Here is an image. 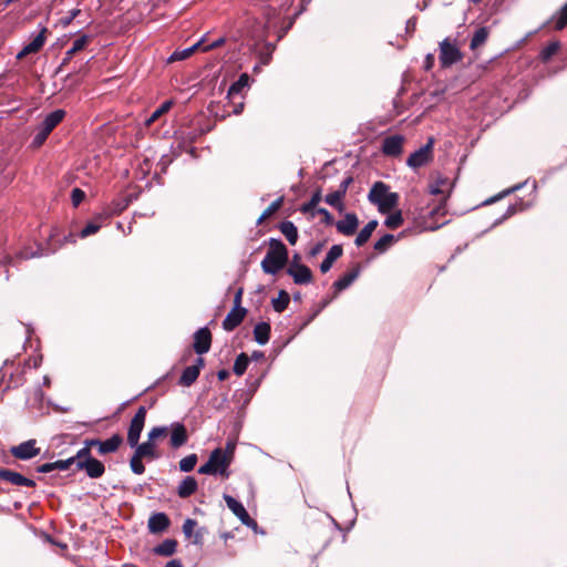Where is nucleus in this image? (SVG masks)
<instances>
[{
	"mask_svg": "<svg viewBox=\"0 0 567 567\" xmlns=\"http://www.w3.org/2000/svg\"><path fill=\"white\" fill-rule=\"evenodd\" d=\"M188 441V434L183 423L175 422L171 425V446L178 449L185 445Z\"/></svg>",
	"mask_w": 567,
	"mask_h": 567,
	"instance_id": "a211bd4d",
	"label": "nucleus"
},
{
	"mask_svg": "<svg viewBox=\"0 0 567 567\" xmlns=\"http://www.w3.org/2000/svg\"><path fill=\"white\" fill-rule=\"evenodd\" d=\"M0 480L16 486L34 487L35 482L9 468H0Z\"/></svg>",
	"mask_w": 567,
	"mask_h": 567,
	"instance_id": "4468645a",
	"label": "nucleus"
},
{
	"mask_svg": "<svg viewBox=\"0 0 567 567\" xmlns=\"http://www.w3.org/2000/svg\"><path fill=\"white\" fill-rule=\"evenodd\" d=\"M37 471L39 473H50L52 471H56L55 470V463L54 462H51V463H44L40 466L37 467Z\"/></svg>",
	"mask_w": 567,
	"mask_h": 567,
	"instance_id": "bf43d9fd",
	"label": "nucleus"
},
{
	"mask_svg": "<svg viewBox=\"0 0 567 567\" xmlns=\"http://www.w3.org/2000/svg\"><path fill=\"white\" fill-rule=\"evenodd\" d=\"M164 567H183V564L179 559H172Z\"/></svg>",
	"mask_w": 567,
	"mask_h": 567,
	"instance_id": "774afa93",
	"label": "nucleus"
},
{
	"mask_svg": "<svg viewBox=\"0 0 567 567\" xmlns=\"http://www.w3.org/2000/svg\"><path fill=\"white\" fill-rule=\"evenodd\" d=\"M123 443V437L120 434H113L110 439L105 441L99 440L97 442V453L100 455H106L110 453H114L118 450L121 444Z\"/></svg>",
	"mask_w": 567,
	"mask_h": 567,
	"instance_id": "412c9836",
	"label": "nucleus"
},
{
	"mask_svg": "<svg viewBox=\"0 0 567 567\" xmlns=\"http://www.w3.org/2000/svg\"><path fill=\"white\" fill-rule=\"evenodd\" d=\"M227 507L239 518L246 526L256 525V522L249 516L244 505L230 495H224Z\"/></svg>",
	"mask_w": 567,
	"mask_h": 567,
	"instance_id": "9b49d317",
	"label": "nucleus"
},
{
	"mask_svg": "<svg viewBox=\"0 0 567 567\" xmlns=\"http://www.w3.org/2000/svg\"><path fill=\"white\" fill-rule=\"evenodd\" d=\"M522 187H523V184H518V185H516V186H514V187H512V188H509V189L504 190V192H503V193H501L499 195H497V196H495V197L491 198V199H489V200H487L486 203H494L495 200H497V199H499V198H503L504 196H506V195H508V194H511V193H513V192H515V190H518V189H520Z\"/></svg>",
	"mask_w": 567,
	"mask_h": 567,
	"instance_id": "4d7b16f0",
	"label": "nucleus"
},
{
	"mask_svg": "<svg viewBox=\"0 0 567 567\" xmlns=\"http://www.w3.org/2000/svg\"><path fill=\"white\" fill-rule=\"evenodd\" d=\"M249 75L247 73H243L239 75L238 80L234 82L227 92V97L233 99L237 94H240L244 89L249 85Z\"/></svg>",
	"mask_w": 567,
	"mask_h": 567,
	"instance_id": "a878e982",
	"label": "nucleus"
},
{
	"mask_svg": "<svg viewBox=\"0 0 567 567\" xmlns=\"http://www.w3.org/2000/svg\"><path fill=\"white\" fill-rule=\"evenodd\" d=\"M235 449H236V443L233 441H228L226 443L225 449H223V452L225 453V457L228 458L230 463L234 460Z\"/></svg>",
	"mask_w": 567,
	"mask_h": 567,
	"instance_id": "864d4df0",
	"label": "nucleus"
},
{
	"mask_svg": "<svg viewBox=\"0 0 567 567\" xmlns=\"http://www.w3.org/2000/svg\"><path fill=\"white\" fill-rule=\"evenodd\" d=\"M197 461L198 457L196 454H189L179 461V470L185 473L190 472L196 466Z\"/></svg>",
	"mask_w": 567,
	"mask_h": 567,
	"instance_id": "4c0bfd02",
	"label": "nucleus"
},
{
	"mask_svg": "<svg viewBox=\"0 0 567 567\" xmlns=\"http://www.w3.org/2000/svg\"><path fill=\"white\" fill-rule=\"evenodd\" d=\"M270 324L268 322H259L254 328V339L257 343L264 346L270 338Z\"/></svg>",
	"mask_w": 567,
	"mask_h": 567,
	"instance_id": "393cba45",
	"label": "nucleus"
},
{
	"mask_svg": "<svg viewBox=\"0 0 567 567\" xmlns=\"http://www.w3.org/2000/svg\"><path fill=\"white\" fill-rule=\"evenodd\" d=\"M359 226V219L355 214L348 213L344 218L337 221L336 227L337 230L346 236H351L355 233Z\"/></svg>",
	"mask_w": 567,
	"mask_h": 567,
	"instance_id": "6ab92c4d",
	"label": "nucleus"
},
{
	"mask_svg": "<svg viewBox=\"0 0 567 567\" xmlns=\"http://www.w3.org/2000/svg\"><path fill=\"white\" fill-rule=\"evenodd\" d=\"M360 275V266H355L352 270L342 275L337 281L333 284V288L337 291H342L347 289Z\"/></svg>",
	"mask_w": 567,
	"mask_h": 567,
	"instance_id": "5701e85b",
	"label": "nucleus"
},
{
	"mask_svg": "<svg viewBox=\"0 0 567 567\" xmlns=\"http://www.w3.org/2000/svg\"><path fill=\"white\" fill-rule=\"evenodd\" d=\"M146 419V408L140 406L134 414L133 419L131 420V424L127 432V442L128 444L134 447L137 445L141 433L144 429Z\"/></svg>",
	"mask_w": 567,
	"mask_h": 567,
	"instance_id": "0eeeda50",
	"label": "nucleus"
},
{
	"mask_svg": "<svg viewBox=\"0 0 567 567\" xmlns=\"http://www.w3.org/2000/svg\"><path fill=\"white\" fill-rule=\"evenodd\" d=\"M241 297H243V289H238L234 297V307H241Z\"/></svg>",
	"mask_w": 567,
	"mask_h": 567,
	"instance_id": "338daca9",
	"label": "nucleus"
},
{
	"mask_svg": "<svg viewBox=\"0 0 567 567\" xmlns=\"http://www.w3.org/2000/svg\"><path fill=\"white\" fill-rule=\"evenodd\" d=\"M230 464L229 460L225 457L223 449L218 447L210 453L208 461L198 468V473L205 475H220L228 478L230 475L228 471Z\"/></svg>",
	"mask_w": 567,
	"mask_h": 567,
	"instance_id": "39448f33",
	"label": "nucleus"
},
{
	"mask_svg": "<svg viewBox=\"0 0 567 567\" xmlns=\"http://www.w3.org/2000/svg\"><path fill=\"white\" fill-rule=\"evenodd\" d=\"M368 199L377 205L382 214L389 213L399 204V194L390 192V187L383 182H375L369 194Z\"/></svg>",
	"mask_w": 567,
	"mask_h": 567,
	"instance_id": "7ed1b4c3",
	"label": "nucleus"
},
{
	"mask_svg": "<svg viewBox=\"0 0 567 567\" xmlns=\"http://www.w3.org/2000/svg\"><path fill=\"white\" fill-rule=\"evenodd\" d=\"M317 213L323 216L327 224L332 223V215L326 208H318Z\"/></svg>",
	"mask_w": 567,
	"mask_h": 567,
	"instance_id": "e2e57ef3",
	"label": "nucleus"
},
{
	"mask_svg": "<svg viewBox=\"0 0 567 567\" xmlns=\"http://www.w3.org/2000/svg\"><path fill=\"white\" fill-rule=\"evenodd\" d=\"M210 346H212V333H210L209 329L206 327L198 329L194 333V343H193L194 351L198 355H203L209 351Z\"/></svg>",
	"mask_w": 567,
	"mask_h": 567,
	"instance_id": "9d476101",
	"label": "nucleus"
},
{
	"mask_svg": "<svg viewBox=\"0 0 567 567\" xmlns=\"http://www.w3.org/2000/svg\"><path fill=\"white\" fill-rule=\"evenodd\" d=\"M454 183L450 177L443 176L440 172L431 174V183L427 185V195L436 197L437 204L430 209L427 204V231L436 230L446 225L450 220L446 218V200L450 197Z\"/></svg>",
	"mask_w": 567,
	"mask_h": 567,
	"instance_id": "f257e3e1",
	"label": "nucleus"
},
{
	"mask_svg": "<svg viewBox=\"0 0 567 567\" xmlns=\"http://www.w3.org/2000/svg\"><path fill=\"white\" fill-rule=\"evenodd\" d=\"M402 223H403L402 214H401V212H396L386 217L384 225L389 228L395 229L399 226H401Z\"/></svg>",
	"mask_w": 567,
	"mask_h": 567,
	"instance_id": "c03bdc74",
	"label": "nucleus"
},
{
	"mask_svg": "<svg viewBox=\"0 0 567 567\" xmlns=\"http://www.w3.org/2000/svg\"><path fill=\"white\" fill-rule=\"evenodd\" d=\"M72 458H74V463H81V462H84L86 460H91L93 458L92 454H91V451H89V449L86 447H82L80 449L76 454L74 456H72Z\"/></svg>",
	"mask_w": 567,
	"mask_h": 567,
	"instance_id": "de8ad7c7",
	"label": "nucleus"
},
{
	"mask_svg": "<svg viewBox=\"0 0 567 567\" xmlns=\"http://www.w3.org/2000/svg\"><path fill=\"white\" fill-rule=\"evenodd\" d=\"M54 463H55V470H58V471H66L70 468L71 465L75 464L74 458H72V456L66 460L55 461Z\"/></svg>",
	"mask_w": 567,
	"mask_h": 567,
	"instance_id": "5fc2aeb1",
	"label": "nucleus"
},
{
	"mask_svg": "<svg viewBox=\"0 0 567 567\" xmlns=\"http://www.w3.org/2000/svg\"><path fill=\"white\" fill-rule=\"evenodd\" d=\"M282 197L274 200L267 209L262 213V217H270L272 214H275L282 205Z\"/></svg>",
	"mask_w": 567,
	"mask_h": 567,
	"instance_id": "09e8293b",
	"label": "nucleus"
},
{
	"mask_svg": "<svg viewBox=\"0 0 567 567\" xmlns=\"http://www.w3.org/2000/svg\"><path fill=\"white\" fill-rule=\"evenodd\" d=\"M406 164L413 169L425 165V145L421 146L417 151L411 154L406 161Z\"/></svg>",
	"mask_w": 567,
	"mask_h": 567,
	"instance_id": "473e14b6",
	"label": "nucleus"
},
{
	"mask_svg": "<svg viewBox=\"0 0 567 567\" xmlns=\"http://www.w3.org/2000/svg\"><path fill=\"white\" fill-rule=\"evenodd\" d=\"M202 45V41L196 42L195 44L190 45L189 48H186L184 50H176L172 53V55L168 58L169 62L175 61H182L187 58H189L197 48Z\"/></svg>",
	"mask_w": 567,
	"mask_h": 567,
	"instance_id": "72a5a7b5",
	"label": "nucleus"
},
{
	"mask_svg": "<svg viewBox=\"0 0 567 567\" xmlns=\"http://www.w3.org/2000/svg\"><path fill=\"white\" fill-rule=\"evenodd\" d=\"M130 466L134 474L141 475L145 472V466L142 462V458L137 456L135 453L130 461Z\"/></svg>",
	"mask_w": 567,
	"mask_h": 567,
	"instance_id": "a18cd8bd",
	"label": "nucleus"
},
{
	"mask_svg": "<svg viewBox=\"0 0 567 567\" xmlns=\"http://www.w3.org/2000/svg\"><path fill=\"white\" fill-rule=\"evenodd\" d=\"M343 197H344V196H343L340 192L334 190V192H332V193H329V194L326 196L324 202H326L328 205H330V206H332V207H334V208H339V209H341V208H342V198H343Z\"/></svg>",
	"mask_w": 567,
	"mask_h": 567,
	"instance_id": "ea45409f",
	"label": "nucleus"
},
{
	"mask_svg": "<svg viewBox=\"0 0 567 567\" xmlns=\"http://www.w3.org/2000/svg\"><path fill=\"white\" fill-rule=\"evenodd\" d=\"M247 310L245 308L233 307L223 321V329L226 331H233L243 322Z\"/></svg>",
	"mask_w": 567,
	"mask_h": 567,
	"instance_id": "dca6fc26",
	"label": "nucleus"
},
{
	"mask_svg": "<svg viewBox=\"0 0 567 567\" xmlns=\"http://www.w3.org/2000/svg\"><path fill=\"white\" fill-rule=\"evenodd\" d=\"M56 249H58V247H53V248L47 249V250L41 249L40 251L32 252V254L22 252V255H23V258L29 259V258H33V257L44 256L50 252H54Z\"/></svg>",
	"mask_w": 567,
	"mask_h": 567,
	"instance_id": "6e6d98bb",
	"label": "nucleus"
},
{
	"mask_svg": "<svg viewBox=\"0 0 567 567\" xmlns=\"http://www.w3.org/2000/svg\"><path fill=\"white\" fill-rule=\"evenodd\" d=\"M204 364V359L202 357H198L193 365H189L184 369L179 378V384L184 386H190L197 380Z\"/></svg>",
	"mask_w": 567,
	"mask_h": 567,
	"instance_id": "2eb2a0df",
	"label": "nucleus"
},
{
	"mask_svg": "<svg viewBox=\"0 0 567 567\" xmlns=\"http://www.w3.org/2000/svg\"><path fill=\"white\" fill-rule=\"evenodd\" d=\"M134 453L141 458L147 457L154 460L158 457V455L155 452L154 443L148 440L146 442H143L142 444L137 443Z\"/></svg>",
	"mask_w": 567,
	"mask_h": 567,
	"instance_id": "c756f323",
	"label": "nucleus"
},
{
	"mask_svg": "<svg viewBox=\"0 0 567 567\" xmlns=\"http://www.w3.org/2000/svg\"><path fill=\"white\" fill-rule=\"evenodd\" d=\"M35 440H28L19 445L12 446L10 453L18 460H30L40 453V449L35 447Z\"/></svg>",
	"mask_w": 567,
	"mask_h": 567,
	"instance_id": "1a4fd4ad",
	"label": "nucleus"
},
{
	"mask_svg": "<svg viewBox=\"0 0 567 567\" xmlns=\"http://www.w3.org/2000/svg\"><path fill=\"white\" fill-rule=\"evenodd\" d=\"M48 29L45 27H42L40 32L32 39L30 43H28L18 54L17 59L21 60L24 56L37 53L41 50V48L44 45L45 39H47Z\"/></svg>",
	"mask_w": 567,
	"mask_h": 567,
	"instance_id": "ddd939ff",
	"label": "nucleus"
},
{
	"mask_svg": "<svg viewBox=\"0 0 567 567\" xmlns=\"http://www.w3.org/2000/svg\"><path fill=\"white\" fill-rule=\"evenodd\" d=\"M97 442H99L97 439H86L83 442V446L89 449V451H91L92 447H97Z\"/></svg>",
	"mask_w": 567,
	"mask_h": 567,
	"instance_id": "0e129e2a",
	"label": "nucleus"
},
{
	"mask_svg": "<svg viewBox=\"0 0 567 567\" xmlns=\"http://www.w3.org/2000/svg\"><path fill=\"white\" fill-rule=\"evenodd\" d=\"M321 200V192L320 190H317L310 198V200L308 203H305L300 210L302 213H310L312 212V209H315L317 207V205L320 203Z\"/></svg>",
	"mask_w": 567,
	"mask_h": 567,
	"instance_id": "79ce46f5",
	"label": "nucleus"
},
{
	"mask_svg": "<svg viewBox=\"0 0 567 567\" xmlns=\"http://www.w3.org/2000/svg\"><path fill=\"white\" fill-rule=\"evenodd\" d=\"M378 226V220H370L358 234L355 238V245L358 247L363 246L371 237L372 233Z\"/></svg>",
	"mask_w": 567,
	"mask_h": 567,
	"instance_id": "c85d7f7f",
	"label": "nucleus"
},
{
	"mask_svg": "<svg viewBox=\"0 0 567 567\" xmlns=\"http://www.w3.org/2000/svg\"><path fill=\"white\" fill-rule=\"evenodd\" d=\"M287 274L292 277L296 285H308L312 281L310 268L297 261H290Z\"/></svg>",
	"mask_w": 567,
	"mask_h": 567,
	"instance_id": "6e6552de",
	"label": "nucleus"
},
{
	"mask_svg": "<svg viewBox=\"0 0 567 567\" xmlns=\"http://www.w3.org/2000/svg\"><path fill=\"white\" fill-rule=\"evenodd\" d=\"M249 358L246 353H240L237 355L235 363H234V373L237 375H243L248 367Z\"/></svg>",
	"mask_w": 567,
	"mask_h": 567,
	"instance_id": "c9c22d12",
	"label": "nucleus"
},
{
	"mask_svg": "<svg viewBox=\"0 0 567 567\" xmlns=\"http://www.w3.org/2000/svg\"><path fill=\"white\" fill-rule=\"evenodd\" d=\"M323 246L324 244L323 243H317L310 250H309V256L310 257H315L317 256L318 254H320L323 249Z\"/></svg>",
	"mask_w": 567,
	"mask_h": 567,
	"instance_id": "680f3d73",
	"label": "nucleus"
},
{
	"mask_svg": "<svg viewBox=\"0 0 567 567\" xmlns=\"http://www.w3.org/2000/svg\"><path fill=\"white\" fill-rule=\"evenodd\" d=\"M280 231L287 238L289 244L295 245L298 240V229L290 220L282 221L279 226Z\"/></svg>",
	"mask_w": 567,
	"mask_h": 567,
	"instance_id": "7c9ffc66",
	"label": "nucleus"
},
{
	"mask_svg": "<svg viewBox=\"0 0 567 567\" xmlns=\"http://www.w3.org/2000/svg\"><path fill=\"white\" fill-rule=\"evenodd\" d=\"M177 542L175 539H165L154 547V554L158 556L168 557L176 551Z\"/></svg>",
	"mask_w": 567,
	"mask_h": 567,
	"instance_id": "cd10ccee",
	"label": "nucleus"
},
{
	"mask_svg": "<svg viewBox=\"0 0 567 567\" xmlns=\"http://www.w3.org/2000/svg\"><path fill=\"white\" fill-rule=\"evenodd\" d=\"M76 470L84 471L90 478H100L105 473L104 464L95 457L76 463Z\"/></svg>",
	"mask_w": 567,
	"mask_h": 567,
	"instance_id": "f8f14e48",
	"label": "nucleus"
},
{
	"mask_svg": "<svg viewBox=\"0 0 567 567\" xmlns=\"http://www.w3.org/2000/svg\"><path fill=\"white\" fill-rule=\"evenodd\" d=\"M171 522L165 513H155L148 518L147 527L150 533L159 534L166 530Z\"/></svg>",
	"mask_w": 567,
	"mask_h": 567,
	"instance_id": "aec40b11",
	"label": "nucleus"
},
{
	"mask_svg": "<svg viewBox=\"0 0 567 567\" xmlns=\"http://www.w3.org/2000/svg\"><path fill=\"white\" fill-rule=\"evenodd\" d=\"M289 301H290L289 293L285 290H280L278 298L272 299V307H274L275 311L282 312L284 310L287 309Z\"/></svg>",
	"mask_w": 567,
	"mask_h": 567,
	"instance_id": "f704fd0d",
	"label": "nucleus"
},
{
	"mask_svg": "<svg viewBox=\"0 0 567 567\" xmlns=\"http://www.w3.org/2000/svg\"><path fill=\"white\" fill-rule=\"evenodd\" d=\"M197 525V522L192 518H187L183 524V533L186 537H190L193 534V530L195 526Z\"/></svg>",
	"mask_w": 567,
	"mask_h": 567,
	"instance_id": "603ef678",
	"label": "nucleus"
},
{
	"mask_svg": "<svg viewBox=\"0 0 567 567\" xmlns=\"http://www.w3.org/2000/svg\"><path fill=\"white\" fill-rule=\"evenodd\" d=\"M555 19V30H563L567 25V3L557 12Z\"/></svg>",
	"mask_w": 567,
	"mask_h": 567,
	"instance_id": "a19ab883",
	"label": "nucleus"
},
{
	"mask_svg": "<svg viewBox=\"0 0 567 567\" xmlns=\"http://www.w3.org/2000/svg\"><path fill=\"white\" fill-rule=\"evenodd\" d=\"M488 34H489V30L486 27H481V28L476 29V31L474 32V34L471 39L470 48L472 50H476L477 48L483 45L486 42Z\"/></svg>",
	"mask_w": 567,
	"mask_h": 567,
	"instance_id": "2f4dec72",
	"label": "nucleus"
},
{
	"mask_svg": "<svg viewBox=\"0 0 567 567\" xmlns=\"http://www.w3.org/2000/svg\"><path fill=\"white\" fill-rule=\"evenodd\" d=\"M166 433H167V427H165V426L153 427L148 432V441L153 442L154 440L165 435Z\"/></svg>",
	"mask_w": 567,
	"mask_h": 567,
	"instance_id": "3c124183",
	"label": "nucleus"
},
{
	"mask_svg": "<svg viewBox=\"0 0 567 567\" xmlns=\"http://www.w3.org/2000/svg\"><path fill=\"white\" fill-rule=\"evenodd\" d=\"M395 238L391 234L383 235L379 240L374 243V249L382 254L385 252L390 246L394 243Z\"/></svg>",
	"mask_w": 567,
	"mask_h": 567,
	"instance_id": "e433bc0d",
	"label": "nucleus"
},
{
	"mask_svg": "<svg viewBox=\"0 0 567 567\" xmlns=\"http://www.w3.org/2000/svg\"><path fill=\"white\" fill-rule=\"evenodd\" d=\"M559 49L558 42H550L540 51V58L543 61H548L551 59L554 54L557 53Z\"/></svg>",
	"mask_w": 567,
	"mask_h": 567,
	"instance_id": "37998d69",
	"label": "nucleus"
},
{
	"mask_svg": "<svg viewBox=\"0 0 567 567\" xmlns=\"http://www.w3.org/2000/svg\"><path fill=\"white\" fill-rule=\"evenodd\" d=\"M403 148V137L400 135H391L382 142V153L386 156H399Z\"/></svg>",
	"mask_w": 567,
	"mask_h": 567,
	"instance_id": "f3484780",
	"label": "nucleus"
},
{
	"mask_svg": "<svg viewBox=\"0 0 567 567\" xmlns=\"http://www.w3.org/2000/svg\"><path fill=\"white\" fill-rule=\"evenodd\" d=\"M269 249L261 261V269L269 275H276L288 261V249L280 239L270 238Z\"/></svg>",
	"mask_w": 567,
	"mask_h": 567,
	"instance_id": "f03ea898",
	"label": "nucleus"
},
{
	"mask_svg": "<svg viewBox=\"0 0 567 567\" xmlns=\"http://www.w3.org/2000/svg\"><path fill=\"white\" fill-rule=\"evenodd\" d=\"M85 198V193L80 188H73L71 193V200L73 206H79Z\"/></svg>",
	"mask_w": 567,
	"mask_h": 567,
	"instance_id": "8fccbe9b",
	"label": "nucleus"
},
{
	"mask_svg": "<svg viewBox=\"0 0 567 567\" xmlns=\"http://www.w3.org/2000/svg\"><path fill=\"white\" fill-rule=\"evenodd\" d=\"M89 35L84 34V35H81L80 38H78L76 40H74V42L72 43V47L71 49H69L66 52H65V56L63 59V62H62V65H65L71 59L72 56L78 53L79 51H81L82 49H84V47L89 43Z\"/></svg>",
	"mask_w": 567,
	"mask_h": 567,
	"instance_id": "bb28decb",
	"label": "nucleus"
},
{
	"mask_svg": "<svg viewBox=\"0 0 567 567\" xmlns=\"http://www.w3.org/2000/svg\"><path fill=\"white\" fill-rule=\"evenodd\" d=\"M462 59L463 53L449 38L444 39L440 43L439 61L443 69L452 66L453 64L462 61Z\"/></svg>",
	"mask_w": 567,
	"mask_h": 567,
	"instance_id": "423d86ee",
	"label": "nucleus"
},
{
	"mask_svg": "<svg viewBox=\"0 0 567 567\" xmlns=\"http://www.w3.org/2000/svg\"><path fill=\"white\" fill-rule=\"evenodd\" d=\"M65 111L61 109L49 113L37 127V133L33 136L31 146L33 148L42 146L51 132L63 121Z\"/></svg>",
	"mask_w": 567,
	"mask_h": 567,
	"instance_id": "20e7f679",
	"label": "nucleus"
},
{
	"mask_svg": "<svg viewBox=\"0 0 567 567\" xmlns=\"http://www.w3.org/2000/svg\"><path fill=\"white\" fill-rule=\"evenodd\" d=\"M343 249L341 245H333L326 255V258L320 265L321 272H328L333 262L342 256Z\"/></svg>",
	"mask_w": 567,
	"mask_h": 567,
	"instance_id": "4be33fe9",
	"label": "nucleus"
},
{
	"mask_svg": "<svg viewBox=\"0 0 567 567\" xmlns=\"http://www.w3.org/2000/svg\"><path fill=\"white\" fill-rule=\"evenodd\" d=\"M173 102L172 101H165L158 109H156L152 115L146 120V124L151 125L154 123L157 118H159L164 113L168 112V110L172 107Z\"/></svg>",
	"mask_w": 567,
	"mask_h": 567,
	"instance_id": "58836bf2",
	"label": "nucleus"
},
{
	"mask_svg": "<svg viewBox=\"0 0 567 567\" xmlns=\"http://www.w3.org/2000/svg\"><path fill=\"white\" fill-rule=\"evenodd\" d=\"M415 29V19L414 18H411L406 21V24H405V32L406 33H411L413 32Z\"/></svg>",
	"mask_w": 567,
	"mask_h": 567,
	"instance_id": "69168bd1",
	"label": "nucleus"
},
{
	"mask_svg": "<svg viewBox=\"0 0 567 567\" xmlns=\"http://www.w3.org/2000/svg\"><path fill=\"white\" fill-rule=\"evenodd\" d=\"M100 228H101V224L91 221L80 231V237L85 238L87 236H91V235L97 233L100 230Z\"/></svg>",
	"mask_w": 567,
	"mask_h": 567,
	"instance_id": "49530a36",
	"label": "nucleus"
},
{
	"mask_svg": "<svg viewBox=\"0 0 567 567\" xmlns=\"http://www.w3.org/2000/svg\"><path fill=\"white\" fill-rule=\"evenodd\" d=\"M225 43V38H218L217 40L213 41L212 43H209L208 45H205L203 48V51H209V50H213V49H216V48H219L220 45H223Z\"/></svg>",
	"mask_w": 567,
	"mask_h": 567,
	"instance_id": "052dcab7",
	"label": "nucleus"
},
{
	"mask_svg": "<svg viewBox=\"0 0 567 567\" xmlns=\"http://www.w3.org/2000/svg\"><path fill=\"white\" fill-rule=\"evenodd\" d=\"M353 182V178L351 176H348L347 178H344L340 186H339V189H337L338 192H340L343 196H346L347 194V190H348V187L350 186V184Z\"/></svg>",
	"mask_w": 567,
	"mask_h": 567,
	"instance_id": "13d9d810",
	"label": "nucleus"
},
{
	"mask_svg": "<svg viewBox=\"0 0 567 567\" xmlns=\"http://www.w3.org/2000/svg\"><path fill=\"white\" fill-rule=\"evenodd\" d=\"M198 484L193 476H186L177 487V494L182 498H187L197 491Z\"/></svg>",
	"mask_w": 567,
	"mask_h": 567,
	"instance_id": "b1692460",
	"label": "nucleus"
}]
</instances>
